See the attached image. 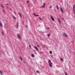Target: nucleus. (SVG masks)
<instances>
[{"label":"nucleus","mask_w":75,"mask_h":75,"mask_svg":"<svg viewBox=\"0 0 75 75\" xmlns=\"http://www.w3.org/2000/svg\"><path fill=\"white\" fill-rule=\"evenodd\" d=\"M18 38L19 39V40H21V37L20 35H17Z\"/></svg>","instance_id":"nucleus-1"},{"label":"nucleus","mask_w":75,"mask_h":75,"mask_svg":"<svg viewBox=\"0 0 75 75\" xmlns=\"http://www.w3.org/2000/svg\"><path fill=\"white\" fill-rule=\"evenodd\" d=\"M63 34L66 37H68V35L65 33H64Z\"/></svg>","instance_id":"nucleus-2"},{"label":"nucleus","mask_w":75,"mask_h":75,"mask_svg":"<svg viewBox=\"0 0 75 75\" xmlns=\"http://www.w3.org/2000/svg\"><path fill=\"white\" fill-rule=\"evenodd\" d=\"M43 5L42 6L41 8L42 7V8H45V3H44Z\"/></svg>","instance_id":"nucleus-3"},{"label":"nucleus","mask_w":75,"mask_h":75,"mask_svg":"<svg viewBox=\"0 0 75 75\" xmlns=\"http://www.w3.org/2000/svg\"><path fill=\"white\" fill-rule=\"evenodd\" d=\"M49 66L50 67H52V63H49Z\"/></svg>","instance_id":"nucleus-4"},{"label":"nucleus","mask_w":75,"mask_h":75,"mask_svg":"<svg viewBox=\"0 0 75 75\" xmlns=\"http://www.w3.org/2000/svg\"><path fill=\"white\" fill-rule=\"evenodd\" d=\"M33 14H34L35 16V17H38L39 16V15H36L35 13H33Z\"/></svg>","instance_id":"nucleus-5"},{"label":"nucleus","mask_w":75,"mask_h":75,"mask_svg":"<svg viewBox=\"0 0 75 75\" xmlns=\"http://www.w3.org/2000/svg\"><path fill=\"white\" fill-rule=\"evenodd\" d=\"M51 18H52V21H54V19L53 18V17L52 16H51Z\"/></svg>","instance_id":"nucleus-6"},{"label":"nucleus","mask_w":75,"mask_h":75,"mask_svg":"<svg viewBox=\"0 0 75 75\" xmlns=\"http://www.w3.org/2000/svg\"><path fill=\"white\" fill-rule=\"evenodd\" d=\"M34 48H35V49H36V51H38V48H37V47L35 46L34 47Z\"/></svg>","instance_id":"nucleus-7"},{"label":"nucleus","mask_w":75,"mask_h":75,"mask_svg":"<svg viewBox=\"0 0 75 75\" xmlns=\"http://www.w3.org/2000/svg\"><path fill=\"white\" fill-rule=\"evenodd\" d=\"M60 10H61V11L62 12V13H64V12H63V10L62 9V8H61Z\"/></svg>","instance_id":"nucleus-8"},{"label":"nucleus","mask_w":75,"mask_h":75,"mask_svg":"<svg viewBox=\"0 0 75 75\" xmlns=\"http://www.w3.org/2000/svg\"><path fill=\"white\" fill-rule=\"evenodd\" d=\"M51 61L50 59L48 61V62L49 64H50V63H51Z\"/></svg>","instance_id":"nucleus-9"},{"label":"nucleus","mask_w":75,"mask_h":75,"mask_svg":"<svg viewBox=\"0 0 75 75\" xmlns=\"http://www.w3.org/2000/svg\"><path fill=\"white\" fill-rule=\"evenodd\" d=\"M0 25L1 26V27H3V26H2V24H1V21H0Z\"/></svg>","instance_id":"nucleus-10"},{"label":"nucleus","mask_w":75,"mask_h":75,"mask_svg":"<svg viewBox=\"0 0 75 75\" xmlns=\"http://www.w3.org/2000/svg\"><path fill=\"white\" fill-rule=\"evenodd\" d=\"M13 18H14V19H16V18L14 15H13Z\"/></svg>","instance_id":"nucleus-11"},{"label":"nucleus","mask_w":75,"mask_h":75,"mask_svg":"<svg viewBox=\"0 0 75 75\" xmlns=\"http://www.w3.org/2000/svg\"><path fill=\"white\" fill-rule=\"evenodd\" d=\"M0 73L1 75H3V72L1 71H0Z\"/></svg>","instance_id":"nucleus-12"},{"label":"nucleus","mask_w":75,"mask_h":75,"mask_svg":"<svg viewBox=\"0 0 75 75\" xmlns=\"http://www.w3.org/2000/svg\"><path fill=\"white\" fill-rule=\"evenodd\" d=\"M31 56L32 57H33V58H34V57L35 56H34V54H32L31 55Z\"/></svg>","instance_id":"nucleus-13"},{"label":"nucleus","mask_w":75,"mask_h":75,"mask_svg":"<svg viewBox=\"0 0 75 75\" xmlns=\"http://www.w3.org/2000/svg\"><path fill=\"white\" fill-rule=\"evenodd\" d=\"M75 8V5H74L73 6V10H74Z\"/></svg>","instance_id":"nucleus-14"},{"label":"nucleus","mask_w":75,"mask_h":75,"mask_svg":"<svg viewBox=\"0 0 75 75\" xmlns=\"http://www.w3.org/2000/svg\"><path fill=\"white\" fill-rule=\"evenodd\" d=\"M19 14L21 17V13H18Z\"/></svg>","instance_id":"nucleus-15"},{"label":"nucleus","mask_w":75,"mask_h":75,"mask_svg":"<svg viewBox=\"0 0 75 75\" xmlns=\"http://www.w3.org/2000/svg\"><path fill=\"white\" fill-rule=\"evenodd\" d=\"M73 11H74V15H75V9L73 10Z\"/></svg>","instance_id":"nucleus-16"},{"label":"nucleus","mask_w":75,"mask_h":75,"mask_svg":"<svg viewBox=\"0 0 75 75\" xmlns=\"http://www.w3.org/2000/svg\"><path fill=\"white\" fill-rule=\"evenodd\" d=\"M46 29H47V30H50V28L49 27L46 28Z\"/></svg>","instance_id":"nucleus-17"},{"label":"nucleus","mask_w":75,"mask_h":75,"mask_svg":"<svg viewBox=\"0 0 75 75\" xmlns=\"http://www.w3.org/2000/svg\"><path fill=\"white\" fill-rule=\"evenodd\" d=\"M58 20H59V23H61V21H60V20H59V18L58 19Z\"/></svg>","instance_id":"nucleus-18"},{"label":"nucleus","mask_w":75,"mask_h":75,"mask_svg":"<svg viewBox=\"0 0 75 75\" xmlns=\"http://www.w3.org/2000/svg\"><path fill=\"white\" fill-rule=\"evenodd\" d=\"M3 12H4V13H6V12H5V11L4 10V9L3 10Z\"/></svg>","instance_id":"nucleus-19"},{"label":"nucleus","mask_w":75,"mask_h":75,"mask_svg":"<svg viewBox=\"0 0 75 75\" xmlns=\"http://www.w3.org/2000/svg\"><path fill=\"white\" fill-rule=\"evenodd\" d=\"M56 7H57V9H59V7H58V6H57Z\"/></svg>","instance_id":"nucleus-20"},{"label":"nucleus","mask_w":75,"mask_h":75,"mask_svg":"<svg viewBox=\"0 0 75 75\" xmlns=\"http://www.w3.org/2000/svg\"><path fill=\"white\" fill-rule=\"evenodd\" d=\"M39 19H40V20H42V18H41L39 17Z\"/></svg>","instance_id":"nucleus-21"},{"label":"nucleus","mask_w":75,"mask_h":75,"mask_svg":"<svg viewBox=\"0 0 75 75\" xmlns=\"http://www.w3.org/2000/svg\"><path fill=\"white\" fill-rule=\"evenodd\" d=\"M61 61H63V59L61 58Z\"/></svg>","instance_id":"nucleus-22"},{"label":"nucleus","mask_w":75,"mask_h":75,"mask_svg":"<svg viewBox=\"0 0 75 75\" xmlns=\"http://www.w3.org/2000/svg\"><path fill=\"white\" fill-rule=\"evenodd\" d=\"M37 73H40V71L38 70L37 71Z\"/></svg>","instance_id":"nucleus-23"},{"label":"nucleus","mask_w":75,"mask_h":75,"mask_svg":"<svg viewBox=\"0 0 75 75\" xmlns=\"http://www.w3.org/2000/svg\"><path fill=\"white\" fill-rule=\"evenodd\" d=\"M50 54H52V51H51L50 52Z\"/></svg>","instance_id":"nucleus-24"},{"label":"nucleus","mask_w":75,"mask_h":75,"mask_svg":"<svg viewBox=\"0 0 75 75\" xmlns=\"http://www.w3.org/2000/svg\"><path fill=\"white\" fill-rule=\"evenodd\" d=\"M20 58L21 59V60L22 61L23 60V59H22V58L21 57H20Z\"/></svg>","instance_id":"nucleus-25"},{"label":"nucleus","mask_w":75,"mask_h":75,"mask_svg":"<svg viewBox=\"0 0 75 75\" xmlns=\"http://www.w3.org/2000/svg\"><path fill=\"white\" fill-rule=\"evenodd\" d=\"M47 36L48 37H50V34H48Z\"/></svg>","instance_id":"nucleus-26"},{"label":"nucleus","mask_w":75,"mask_h":75,"mask_svg":"<svg viewBox=\"0 0 75 75\" xmlns=\"http://www.w3.org/2000/svg\"><path fill=\"white\" fill-rule=\"evenodd\" d=\"M1 6H2L3 8H4V7H3V5H2V4H1Z\"/></svg>","instance_id":"nucleus-27"},{"label":"nucleus","mask_w":75,"mask_h":75,"mask_svg":"<svg viewBox=\"0 0 75 75\" xmlns=\"http://www.w3.org/2000/svg\"><path fill=\"white\" fill-rule=\"evenodd\" d=\"M2 35H4V32H2Z\"/></svg>","instance_id":"nucleus-28"},{"label":"nucleus","mask_w":75,"mask_h":75,"mask_svg":"<svg viewBox=\"0 0 75 75\" xmlns=\"http://www.w3.org/2000/svg\"><path fill=\"white\" fill-rule=\"evenodd\" d=\"M62 20H65V19H64V18H62Z\"/></svg>","instance_id":"nucleus-29"},{"label":"nucleus","mask_w":75,"mask_h":75,"mask_svg":"<svg viewBox=\"0 0 75 75\" xmlns=\"http://www.w3.org/2000/svg\"><path fill=\"white\" fill-rule=\"evenodd\" d=\"M29 2V1H28L27 2V3H28Z\"/></svg>","instance_id":"nucleus-30"},{"label":"nucleus","mask_w":75,"mask_h":75,"mask_svg":"<svg viewBox=\"0 0 75 75\" xmlns=\"http://www.w3.org/2000/svg\"><path fill=\"white\" fill-rule=\"evenodd\" d=\"M29 47H30V48H31V45H29Z\"/></svg>","instance_id":"nucleus-31"},{"label":"nucleus","mask_w":75,"mask_h":75,"mask_svg":"<svg viewBox=\"0 0 75 75\" xmlns=\"http://www.w3.org/2000/svg\"><path fill=\"white\" fill-rule=\"evenodd\" d=\"M6 8H8V6H6Z\"/></svg>","instance_id":"nucleus-32"},{"label":"nucleus","mask_w":75,"mask_h":75,"mask_svg":"<svg viewBox=\"0 0 75 75\" xmlns=\"http://www.w3.org/2000/svg\"><path fill=\"white\" fill-rule=\"evenodd\" d=\"M14 13H15V14H17V13H16L14 12Z\"/></svg>","instance_id":"nucleus-33"},{"label":"nucleus","mask_w":75,"mask_h":75,"mask_svg":"<svg viewBox=\"0 0 75 75\" xmlns=\"http://www.w3.org/2000/svg\"><path fill=\"white\" fill-rule=\"evenodd\" d=\"M18 25V23H17V25Z\"/></svg>","instance_id":"nucleus-34"},{"label":"nucleus","mask_w":75,"mask_h":75,"mask_svg":"<svg viewBox=\"0 0 75 75\" xmlns=\"http://www.w3.org/2000/svg\"><path fill=\"white\" fill-rule=\"evenodd\" d=\"M37 46L38 47H40V46H39V45H38Z\"/></svg>","instance_id":"nucleus-35"},{"label":"nucleus","mask_w":75,"mask_h":75,"mask_svg":"<svg viewBox=\"0 0 75 75\" xmlns=\"http://www.w3.org/2000/svg\"><path fill=\"white\" fill-rule=\"evenodd\" d=\"M65 74L66 75H68L67 74V73H66V72H65Z\"/></svg>","instance_id":"nucleus-36"},{"label":"nucleus","mask_w":75,"mask_h":75,"mask_svg":"<svg viewBox=\"0 0 75 75\" xmlns=\"http://www.w3.org/2000/svg\"><path fill=\"white\" fill-rule=\"evenodd\" d=\"M50 8H52V6H50Z\"/></svg>","instance_id":"nucleus-37"},{"label":"nucleus","mask_w":75,"mask_h":75,"mask_svg":"<svg viewBox=\"0 0 75 75\" xmlns=\"http://www.w3.org/2000/svg\"><path fill=\"white\" fill-rule=\"evenodd\" d=\"M10 10H12V9L11 8H10Z\"/></svg>","instance_id":"nucleus-38"},{"label":"nucleus","mask_w":75,"mask_h":75,"mask_svg":"<svg viewBox=\"0 0 75 75\" xmlns=\"http://www.w3.org/2000/svg\"><path fill=\"white\" fill-rule=\"evenodd\" d=\"M73 54H75V52H73Z\"/></svg>","instance_id":"nucleus-39"},{"label":"nucleus","mask_w":75,"mask_h":75,"mask_svg":"<svg viewBox=\"0 0 75 75\" xmlns=\"http://www.w3.org/2000/svg\"><path fill=\"white\" fill-rule=\"evenodd\" d=\"M6 4L7 5H8V4Z\"/></svg>","instance_id":"nucleus-40"},{"label":"nucleus","mask_w":75,"mask_h":75,"mask_svg":"<svg viewBox=\"0 0 75 75\" xmlns=\"http://www.w3.org/2000/svg\"><path fill=\"white\" fill-rule=\"evenodd\" d=\"M48 4H50V3H48Z\"/></svg>","instance_id":"nucleus-41"},{"label":"nucleus","mask_w":75,"mask_h":75,"mask_svg":"<svg viewBox=\"0 0 75 75\" xmlns=\"http://www.w3.org/2000/svg\"><path fill=\"white\" fill-rule=\"evenodd\" d=\"M17 27H18V25H17Z\"/></svg>","instance_id":"nucleus-42"},{"label":"nucleus","mask_w":75,"mask_h":75,"mask_svg":"<svg viewBox=\"0 0 75 75\" xmlns=\"http://www.w3.org/2000/svg\"><path fill=\"white\" fill-rule=\"evenodd\" d=\"M26 27H27V26H26Z\"/></svg>","instance_id":"nucleus-43"},{"label":"nucleus","mask_w":75,"mask_h":75,"mask_svg":"<svg viewBox=\"0 0 75 75\" xmlns=\"http://www.w3.org/2000/svg\"><path fill=\"white\" fill-rule=\"evenodd\" d=\"M24 62H25V61H24Z\"/></svg>","instance_id":"nucleus-44"}]
</instances>
